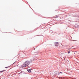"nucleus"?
I'll use <instances>...</instances> for the list:
<instances>
[{"mask_svg":"<svg viewBox=\"0 0 79 79\" xmlns=\"http://www.w3.org/2000/svg\"><path fill=\"white\" fill-rule=\"evenodd\" d=\"M3 71H5V70L3 71H2L1 72H0V73H1V72H3Z\"/></svg>","mask_w":79,"mask_h":79,"instance_id":"1a4fd4ad","label":"nucleus"},{"mask_svg":"<svg viewBox=\"0 0 79 79\" xmlns=\"http://www.w3.org/2000/svg\"><path fill=\"white\" fill-rule=\"evenodd\" d=\"M60 74H63V73L62 72H60Z\"/></svg>","mask_w":79,"mask_h":79,"instance_id":"9b49d317","label":"nucleus"},{"mask_svg":"<svg viewBox=\"0 0 79 79\" xmlns=\"http://www.w3.org/2000/svg\"><path fill=\"white\" fill-rule=\"evenodd\" d=\"M30 62L29 61H26L23 65L22 66V68H25L26 66H28L29 64H30Z\"/></svg>","mask_w":79,"mask_h":79,"instance_id":"f257e3e1","label":"nucleus"},{"mask_svg":"<svg viewBox=\"0 0 79 79\" xmlns=\"http://www.w3.org/2000/svg\"><path fill=\"white\" fill-rule=\"evenodd\" d=\"M8 67H5V68H8Z\"/></svg>","mask_w":79,"mask_h":79,"instance_id":"f8f14e48","label":"nucleus"},{"mask_svg":"<svg viewBox=\"0 0 79 79\" xmlns=\"http://www.w3.org/2000/svg\"><path fill=\"white\" fill-rule=\"evenodd\" d=\"M58 15H56V18H58Z\"/></svg>","mask_w":79,"mask_h":79,"instance_id":"0eeeda50","label":"nucleus"},{"mask_svg":"<svg viewBox=\"0 0 79 79\" xmlns=\"http://www.w3.org/2000/svg\"><path fill=\"white\" fill-rule=\"evenodd\" d=\"M70 53V51H69L68 52V53L69 54Z\"/></svg>","mask_w":79,"mask_h":79,"instance_id":"423d86ee","label":"nucleus"},{"mask_svg":"<svg viewBox=\"0 0 79 79\" xmlns=\"http://www.w3.org/2000/svg\"><path fill=\"white\" fill-rule=\"evenodd\" d=\"M27 71H28V72L29 73H31V69H27Z\"/></svg>","mask_w":79,"mask_h":79,"instance_id":"7ed1b4c3","label":"nucleus"},{"mask_svg":"<svg viewBox=\"0 0 79 79\" xmlns=\"http://www.w3.org/2000/svg\"><path fill=\"white\" fill-rule=\"evenodd\" d=\"M54 44L56 46V47H58V46L59 45V44H60V43L58 42H56Z\"/></svg>","mask_w":79,"mask_h":79,"instance_id":"f03ea898","label":"nucleus"},{"mask_svg":"<svg viewBox=\"0 0 79 79\" xmlns=\"http://www.w3.org/2000/svg\"><path fill=\"white\" fill-rule=\"evenodd\" d=\"M60 72H57V74H60Z\"/></svg>","mask_w":79,"mask_h":79,"instance_id":"20e7f679","label":"nucleus"},{"mask_svg":"<svg viewBox=\"0 0 79 79\" xmlns=\"http://www.w3.org/2000/svg\"><path fill=\"white\" fill-rule=\"evenodd\" d=\"M57 73H58V72H57V71L55 72V74H58Z\"/></svg>","mask_w":79,"mask_h":79,"instance_id":"39448f33","label":"nucleus"},{"mask_svg":"<svg viewBox=\"0 0 79 79\" xmlns=\"http://www.w3.org/2000/svg\"><path fill=\"white\" fill-rule=\"evenodd\" d=\"M30 61H31V62H32V60L31 59V60H30Z\"/></svg>","mask_w":79,"mask_h":79,"instance_id":"9d476101","label":"nucleus"},{"mask_svg":"<svg viewBox=\"0 0 79 79\" xmlns=\"http://www.w3.org/2000/svg\"><path fill=\"white\" fill-rule=\"evenodd\" d=\"M76 17H79V15H78L76 16Z\"/></svg>","mask_w":79,"mask_h":79,"instance_id":"6e6552de","label":"nucleus"}]
</instances>
